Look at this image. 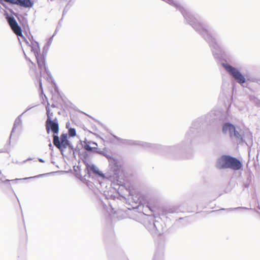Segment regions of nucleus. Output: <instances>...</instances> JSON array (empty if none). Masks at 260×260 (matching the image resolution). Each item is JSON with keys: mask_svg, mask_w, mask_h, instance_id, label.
Returning <instances> with one entry per match:
<instances>
[{"mask_svg": "<svg viewBox=\"0 0 260 260\" xmlns=\"http://www.w3.org/2000/svg\"><path fill=\"white\" fill-rule=\"evenodd\" d=\"M35 55L37 60L38 67L40 70V74L47 72V69L45 65V57L40 53V50L38 45H36L33 49Z\"/></svg>", "mask_w": 260, "mask_h": 260, "instance_id": "7ed1b4c3", "label": "nucleus"}, {"mask_svg": "<svg viewBox=\"0 0 260 260\" xmlns=\"http://www.w3.org/2000/svg\"><path fill=\"white\" fill-rule=\"evenodd\" d=\"M88 170L89 172L93 173L94 174H100V172L98 168L94 165L89 166Z\"/></svg>", "mask_w": 260, "mask_h": 260, "instance_id": "4468645a", "label": "nucleus"}, {"mask_svg": "<svg viewBox=\"0 0 260 260\" xmlns=\"http://www.w3.org/2000/svg\"><path fill=\"white\" fill-rule=\"evenodd\" d=\"M46 129L48 134H49L50 130L56 135L58 133L59 126L56 118L54 120L47 119L46 121Z\"/></svg>", "mask_w": 260, "mask_h": 260, "instance_id": "39448f33", "label": "nucleus"}, {"mask_svg": "<svg viewBox=\"0 0 260 260\" xmlns=\"http://www.w3.org/2000/svg\"><path fill=\"white\" fill-rule=\"evenodd\" d=\"M20 24L24 28L28 26L27 21L25 17H18Z\"/></svg>", "mask_w": 260, "mask_h": 260, "instance_id": "ddd939ff", "label": "nucleus"}, {"mask_svg": "<svg viewBox=\"0 0 260 260\" xmlns=\"http://www.w3.org/2000/svg\"><path fill=\"white\" fill-rule=\"evenodd\" d=\"M113 161L114 162L113 171L114 172V179H115V181H116V183L118 185H122L123 182L119 180L118 174L120 172H121V173L124 177L125 171L123 170H121L122 166L121 165L118 164V162L116 159H113Z\"/></svg>", "mask_w": 260, "mask_h": 260, "instance_id": "423d86ee", "label": "nucleus"}, {"mask_svg": "<svg viewBox=\"0 0 260 260\" xmlns=\"http://www.w3.org/2000/svg\"><path fill=\"white\" fill-rule=\"evenodd\" d=\"M9 4H16L24 8H31L34 5L33 0H4Z\"/></svg>", "mask_w": 260, "mask_h": 260, "instance_id": "6e6552de", "label": "nucleus"}, {"mask_svg": "<svg viewBox=\"0 0 260 260\" xmlns=\"http://www.w3.org/2000/svg\"><path fill=\"white\" fill-rule=\"evenodd\" d=\"M147 207L151 211H152V207H150V206L149 205H147Z\"/></svg>", "mask_w": 260, "mask_h": 260, "instance_id": "a211bd4d", "label": "nucleus"}, {"mask_svg": "<svg viewBox=\"0 0 260 260\" xmlns=\"http://www.w3.org/2000/svg\"><path fill=\"white\" fill-rule=\"evenodd\" d=\"M56 104H52L51 105H50L47 102V104L46 105V114L47 116V119H52L54 113L53 109L56 108Z\"/></svg>", "mask_w": 260, "mask_h": 260, "instance_id": "9b49d317", "label": "nucleus"}, {"mask_svg": "<svg viewBox=\"0 0 260 260\" xmlns=\"http://www.w3.org/2000/svg\"><path fill=\"white\" fill-rule=\"evenodd\" d=\"M3 2L4 0H0V3L5 8V9H4V16H13V15H14L15 16H22L21 15L18 13L16 9L13 10L8 8L6 4Z\"/></svg>", "mask_w": 260, "mask_h": 260, "instance_id": "1a4fd4ad", "label": "nucleus"}, {"mask_svg": "<svg viewBox=\"0 0 260 260\" xmlns=\"http://www.w3.org/2000/svg\"><path fill=\"white\" fill-rule=\"evenodd\" d=\"M222 66L239 83H245V79L244 77L237 69L228 64L223 63Z\"/></svg>", "mask_w": 260, "mask_h": 260, "instance_id": "f03ea898", "label": "nucleus"}, {"mask_svg": "<svg viewBox=\"0 0 260 260\" xmlns=\"http://www.w3.org/2000/svg\"><path fill=\"white\" fill-rule=\"evenodd\" d=\"M53 142L54 145L60 150L66 148L69 145L67 134H62L60 136V141L57 136L53 135Z\"/></svg>", "mask_w": 260, "mask_h": 260, "instance_id": "20e7f679", "label": "nucleus"}, {"mask_svg": "<svg viewBox=\"0 0 260 260\" xmlns=\"http://www.w3.org/2000/svg\"><path fill=\"white\" fill-rule=\"evenodd\" d=\"M96 147L97 144L96 143L91 142L85 143L84 145V149L88 151H92V150L96 149Z\"/></svg>", "mask_w": 260, "mask_h": 260, "instance_id": "f8f14e48", "label": "nucleus"}, {"mask_svg": "<svg viewBox=\"0 0 260 260\" xmlns=\"http://www.w3.org/2000/svg\"><path fill=\"white\" fill-rule=\"evenodd\" d=\"M40 89L42 90V94H43V88H42V82H41V80H40Z\"/></svg>", "mask_w": 260, "mask_h": 260, "instance_id": "dca6fc26", "label": "nucleus"}, {"mask_svg": "<svg viewBox=\"0 0 260 260\" xmlns=\"http://www.w3.org/2000/svg\"><path fill=\"white\" fill-rule=\"evenodd\" d=\"M8 23L13 32L17 36L23 37L22 30L19 26L14 17H7Z\"/></svg>", "mask_w": 260, "mask_h": 260, "instance_id": "0eeeda50", "label": "nucleus"}, {"mask_svg": "<svg viewBox=\"0 0 260 260\" xmlns=\"http://www.w3.org/2000/svg\"><path fill=\"white\" fill-rule=\"evenodd\" d=\"M49 146H50V147H51V146H52V145H51V143H50Z\"/></svg>", "mask_w": 260, "mask_h": 260, "instance_id": "6ab92c4d", "label": "nucleus"}, {"mask_svg": "<svg viewBox=\"0 0 260 260\" xmlns=\"http://www.w3.org/2000/svg\"><path fill=\"white\" fill-rule=\"evenodd\" d=\"M216 167L219 169L230 168L234 170H238L241 168L242 164L240 160L235 157L223 155L218 159Z\"/></svg>", "mask_w": 260, "mask_h": 260, "instance_id": "f257e3e1", "label": "nucleus"}, {"mask_svg": "<svg viewBox=\"0 0 260 260\" xmlns=\"http://www.w3.org/2000/svg\"><path fill=\"white\" fill-rule=\"evenodd\" d=\"M76 134V130L75 128H71L69 129V135L71 137H74Z\"/></svg>", "mask_w": 260, "mask_h": 260, "instance_id": "2eb2a0df", "label": "nucleus"}, {"mask_svg": "<svg viewBox=\"0 0 260 260\" xmlns=\"http://www.w3.org/2000/svg\"><path fill=\"white\" fill-rule=\"evenodd\" d=\"M19 180L18 179H14V180H8V179H7L5 181V182H9V181H15V180Z\"/></svg>", "mask_w": 260, "mask_h": 260, "instance_id": "f3484780", "label": "nucleus"}, {"mask_svg": "<svg viewBox=\"0 0 260 260\" xmlns=\"http://www.w3.org/2000/svg\"><path fill=\"white\" fill-rule=\"evenodd\" d=\"M222 132L223 133H226L228 132H229L231 135L234 134L235 137H238L239 134L236 131L235 126L232 124L229 123H225L223 126Z\"/></svg>", "mask_w": 260, "mask_h": 260, "instance_id": "9d476101", "label": "nucleus"}]
</instances>
